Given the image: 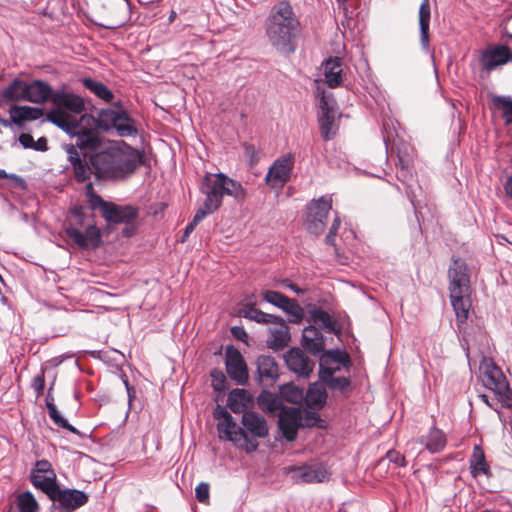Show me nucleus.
Instances as JSON below:
<instances>
[{
    "label": "nucleus",
    "mask_w": 512,
    "mask_h": 512,
    "mask_svg": "<svg viewBox=\"0 0 512 512\" xmlns=\"http://www.w3.org/2000/svg\"><path fill=\"white\" fill-rule=\"evenodd\" d=\"M469 469L472 477L480 475L492 476L490 465L486 460L484 450L480 445H474L472 454L469 458Z\"/></svg>",
    "instance_id": "nucleus-34"
},
{
    "label": "nucleus",
    "mask_w": 512,
    "mask_h": 512,
    "mask_svg": "<svg viewBox=\"0 0 512 512\" xmlns=\"http://www.w3.org/2000/svg\"><path fill=\"white\" fill-rule=\"evenodd\" d=\"M431 10L429 0H423L419 8L420 42L424 49L429 46Z\"/></svg>",
    "instance_id": "nucleus-40"
},
{
    "label": "nucleus",
    "mask_w": 512,
    "mask_h": 512,
    "mask_svg": "<svg viewBox=\"0 0 512 512\" xmlns=\"http://www.w3.org/2000/svg\"><path fill=\"white\" fill-rule=\"evenodd\" d=\"M34 150L46 151L47 150V139L45 137H40L37 141H35Z\"/></svg>",
    "instance_id": "nucleus-59"
},
{
    "label": "nucleus",
    "mask_w": 512,
    "mask_h": 512,
    "mask_svg": "<svg viewBox=\"0 0 512 512\" xmlns=\"http://www.w3.org/2000/svg\"><path fill=\"white\" fill-rule=\"evenodd\" d=\"M281 394L287 402L293 404H302L304 401V389L293 384L283 386Z\"/></svg>",
    "instance_id": "nucleus-47"
},
{
    "label": "nucleus",
    "mask_w": 512,
    "mask_h": 512,
    "mask_svg": "<svg viewBox=\"0 0 512 512\" xmlns=\"http://www.w3.org/2000/svg\"><path fill=\"white\" fill-rule=\"evenodd\" d=\"M289 471L296 482L320 483L328 479L329 472L323 464H305L302 466H291Z\"/></svg>",
    "instance_id": "nucleus-18"
},
{
    "label": "nucleus",
    "mask_w": 512,
    "mask_h": 512,
    "mask_svg": "<svg viewBox=\"0 0 512 512\" xmlns=\"http://www.w3.org/2000/svg\"><path fill=\"white\" fill-rule=\"evenodd\" d=\"M497 106H501L502 116L507 124H512V99L506 96H497L494 100Z\"/></svg>",
    "instance_id": "nucleus-48"
},
{
    "label": "nucleus",
    "mask_w": 512,
    "mask_h": 512,
    "mask_svg": "<svg viewBox=\"0 0 512 512\" xmlns=\"http://www.w3.org/2000/svg\"><path fill=\"white\" fill-rule=\"evenodd\" d=\"M200 191L205 195V199L196 212H202V217L205 218L221 207L223 202V186L219 183L216 174L207 173L203 178Z\"/></svg>",
    "instance_id": "nucleus-12"
},
{
    "label": "nucleus",
    "mask_w": 512,
    "mask_h": 512,
    "mask_svg": "<svg viewBox=\"0 0 512 512\" xmlns=\"http://www.w3.org/2000/svg\"><path fill=\"white\" fill-rule=\"evenodd\" d=\"M257 373L260 381L266 385H272L278 378V365L272 356L260 355L256 360Z\"/></svg>",
    "instance_id": "nucleus-28"
},
{
    "label": "nucleus",
    "mask_w": 512,
    "mask_h": 512,
    "mask_svg": "<svg viewBox=\"0 0 512 512\" xmlns=\"http://www.w3.org/2000/svg\"><path fill=\"white\" fill-rule=\"evenodd\" d=\"M395 123L398 124L390 117H383L382 135L386 149V160H389L390 157L392 159L396 158V160L412 159L415 156L414 148L399 137Z\"/></svg>",
    "instance_id": "nucleus-9"
},
{
    "label": "nucleus",
    "mask_w": 512,
    "mask_h": 512,
    "mask_svg": "<svg viewBox=\"0 0 512 512\" xmlns=\"http://www.w3.org/2000/svg\"><path fill=\"white\" fill-rule=\"evenodd\" d=\"M70 218L65 226L66 236L80 249H98L103 241L94 219L87 221L86 208L74 205L69 209Z\"/></svg>",
    "instance_id": "nucleus-2"
},
{
    "label": "nucleus",
    "mask_w": 512,
    "mask_h": 512,
    "mask_svg": "<svg viewBox=\"0 0 512 512\" xmlns=\"http://www.w3.org/2000/svg\"><path fill=\"white\" fill-rule=\"evenodd\" d=\"M336 235L337 233H333V232H330L326 235L325 237V242L326 244L328 245H331V246H336V243H335V238H336Z\"/></svg>",
    "instance_id": "nucleus-61"
},
{
    "label": "nucleus",
    "mask_w": 512,
    "mask_h": 512,
    "mask_svg": "<svg viewBox=\"0 0 512 512\" xmlns=\"http://www.w3.org/2000/svg\"><path fill=\"white\" fill-rule=\"evenodd\" d=\"M212 386L216 391H224L226 389V377L220 370H213L211 372Z\"/></svg>",
    "instance_id": "nucleus-51"
},
{
    "label": "nucleus",
    "mask_w": 512,
    "mask_h": 512,
    "mask_svg": "<svg viewBox=\"0 0 512 512\" xmlns=\"http://www.w3.org/2000/svg\"><path fill=\"white\" fill-rule=\"evenodd\" d=\"M332 209L331 197L322 196L312 200L307 205L305 227L307 231L316 236L322 234L327 225V217Z\"/></svg>",
    "instance_id": "nucleus-11"
},
{
    "label": "nucleus",
    "mask_w": 512,
    "mask_h": 512,
    "mask_svg": "<svg viewBox=\"0 0 512 512\" xmlns=\"http://www.w3.org/2000/svg\"><path fill=\"white\" fill-rule=\"evenodd\" d=\"M324 76L330 88H336L342 84L343 60L339 57H330L324 64Z\"/></svg>",
    "instance_id": "nucleus-33"
},
{
    "label": "nucleus",
    "mask_w": 512,
    "mask_h": 512,
    "mask_svg": "<svg viewBox=\"0 0 512 512\" xmlns=\"http://www.w3.org/2000/svg\"><path fill=\"white\" fill-rule=\"evenodd\" d=\"M246 155L250 157V160L255 158V148L252 145L245 146Z\"/></svg>",
    "instance_id": "nucleus-63"
},
{
    "label": "nucleus",
    "mask_w": 512,
    "mask_h": 512,
    "mask_svg": "<svg viewBox=\"0 0 512 512\" xmlns=\"http://www.w3.org/2000/svg\"><path fill=\"white\" fill-rule=\"evenodd\" d=\"M202 212L201 213H195L192 221L186 226V228L184 229V232L181 236V239L180 241L182 243H184L187 238L189 237V235L193 232V230L195 229V227L204 219V217H202Z\"/></svg>",
    "instance_id": "nucleus-53"
},
{
    "label": "nucleus",
    "mask_w": 512,
    "mask_h": 512,
    "mask_svg": "<svg viewBox=\"0 0 512 512\" xmlns=\"http://www.w3.org/2000/svg\"><path fill=\"white\" fill-rule=\"evenodd\" d=\"M231 333L232 335L237 339V340H240V341H243L245 342L248 338V335L245 331V329L241 326H234L231 328Z\"/></svg>",
    "instance_id": "nucleus-57"
},
{
    "label": "nucleus",
    "mask_w": 512,
    "mask_h": 512,
    "mask_svg": "<svg viewBox=\"0 0 512 512\" xmlns=\"http://www.w3.org/2000/svg\"><path fill=\"white\" fill-rule=\"evenodd\" d=\"M508 61H510V49L507 46H497L485 51L481 56L482 66L488 72Z\"/></svg>",
    "instance_id": "nucleus-29"
},
{
    "label": "nucleus",
    "mask_w": 512,
    "mask_h": 512,
    "mask_svg": "<svg viewBox=\"0 0 512 512\" xmlns=\"http://www.w3.org/2000/svg\"><path fill=\"white\" fill-rule=\"evenodd\" d=\"M29 479L35 488L41 490L48 497H53V492L59 487L52 464L46 459L36 461L31 469Z\"/></svg>",
    "instance_id": "nucleus-14"
},
{
    "label": "nucleus",
    "mask_w": 512,
    "mask_h": 512,
    "mask_svg": "<svg viewBox=\"0 0 512 512\" xmlns=\"http://www.w3.org/2000/svg\"><path fill=\"white\" fill-rule=\"evenodd\" d=\"M319 414L316 411H306L305 423H302V412L299 407H283L279 413V429L283 437L292 442L297 437L298 428L301 426H318L317 422H321Z\"/></svg>",
    "instance_id": "nucleus-7"
},
{
    "label": "nucleus",
    "mask_w": 512,
    "mask_h": 512,
    "mask_svg": "<svg viewBox=\"0 0 512 512\" xmlns=\"http://www.w3.org/2000/svg\"><path fill=\"white\" fill-rule=\"evenodd\" d=\"M504 190L507 197L512 199V175L504 183Z\"/></svg>",
    "instance_id": "nucleus-60"
},
{
    "label": "nucleus",
    "mask_w": 512,
    "mask_h": 512,
    "mask_svg": "<svg viewBox=\"0 0 512 512\" xmlns=\"http://www.w3.org/2000/svg\"><path fill=\"white\" fill-rule=\"evenodd\" d=\"M42 122H51L65 133L73 136L75 131L79 128V124L75 119L68 117L63 111H50Z\"/></svg>",
    "instance_id": "nucleus-37"
},
{
    "label": "nucleus",
    "mask_w": 512,
    "mask_h": 512,
    "mask_svg": "<svg viewBox=\"0 0 512 512\" xmlns=\"http://www.w3.org/2000/svg\"><path fill=\"white\" fill-rule=\"evenodd\" d=\"M124 224H125V227L122 230V235L124 237L133 236L137 230L136 221H134L132 223H124Z\"/></svg>",
    "instance_id": "nucleus-58"
},
{
    "label": "nucleus",
    "mask_w": 512,
    "mask_h": 512,
    "mask_svg": "<svg viewBox=\"0 0 512 512\" xmlns=\"http://www.w3.org/2000/svg\"><path fill=\"white\" fill-rule=\"evenodd\" d=\"M9 115L12 116L13 124L22 127L27 121H34L43 117L44 111L39 107L13 105L9 109Z\"/></svg>",
    "instance_id": "nucleus-32"
},
{
    "label": "nucleus",
    "mask_w": 512,
    "mask_h": 512,
    "mask_svg": "<svg viewBox=\"0 0 512 512\" xmlns=\"http://www.w3.org/2000/svg\"><path fill=\"white\" fill-rule=\"evenodd\" d=\"M317 96L320 98L318 123L321 136L324 140H331L338 130L337 103L331 93L324 89L317 88Z\"/></svg>",
    "instance_id": "nucleus-10"
},
{
    "label": "nucleus",
    "mask_w": 512,
    "mask_h": 512,
    "mask_svg": "<svg viewBox=\"0 0 512 512\" xmlns=\"http://www.w3.org/2000/svg\"><path fill=\"white\" fill-rule=\"evenodd\" d=\"M323 385H327L332 390H339L344 393L351 385V381L348 377L345 376H335L332 374L331 376H322L319 378Z\"/></svg>",
    "instance_id": "nucleus-46"
},
{
    "label": "nucleus",
    "mask_w": 512,
    "mask_h": 512,
    "mask_svg": "<svg viewBox=\"0 0 512 512\" xmlns=\"http://www.w3.org/2000/svg\"><path fill=\"white\" fill-rule=\"evenodd\" d=\"M75 179L83 183L93 174L96 180H123L147 162H71Z\"/></svg>",
    "instance_id": "nucleus-3"
},
{
    "label": "nucleus",
    "mask_w": 512,
    "mask_h": 512,
    "mask_svg": "<svg viewBox=\"0 0 512 512\" xmlns=\"http://www.w3.org/2000/svg\"><path fill=\"white\" fill-rule=\"evenodd\" d=\"M17 506L19 512H38L39 510V504L30 491L18 495Z\"/></svg>",
    "instance_id": "nucleus-45"
},
{
    "label": "nucleus",
    "mask_w": 512,
    "mask_h": 512,
    "mask_svg": "<svg viewBox=\"0 0 512 512\" xmlns=\"http://www.w3.org/2000/svg\"><path fill=\"white\" fill-rule=\"evenodd\" d=\"M10 181V186L13 189H19L25 191L27 189V183L21 177L16 174H8L7 178Z\"/></svg>",
    "instance_id": "nucleus-55"
},
{
    "label": "nucleus",
    "mask_w": 512,
    "mask_h": 512,
    "mask_svg": "<svg viewBox=\"0 0 512 512\" xmlns=\"http://www.w3.org/2000/svg\"><path fill=\"white\" fill-rule=\"evenodd\" d=\"M265 31L270 45L279 54L289 56L296 51L301 25L289 1H279L271 8Z\"/></svg>",
    "instance_id": "nucleus-1"
},
{
    "label": "nucleus",
    "mask_w": 512,
    "mask_h": 512,
    "mask_svg": "<svg viewBox=\"0 0 512 512\" xmlns=\"http://www.w3.org/2000/svg\"><path fill=\"white\" fill-rule=\"evenodd\" d=\"M326 400L327 392L322 382H315L309 386L306 392L304 391L303 403L309 409H321L326 403Z\"/></svg>",
    "instance_id": "nucleus-35"
},
{
    "label": "nucleus",
    "mask_w": 512,
    "mask_h": 512,
    "mask_svg": "<svg viewBox=\"0 0 512 512\" xmlns=\"http://www.w3.org/2000/svg\"><path fill=\"white\" fill-rule=\"evenodd\" d=\"M240 316L254 320L261 324H270L277 320V316L265 313L260 309L254 307V305H247L239 311Z\"/></svg>",
    "instance_id": "nucleus-43"
},
{
    "label": "nucleus",
    "mask_w": 512,
    "mask_h": 512,
    "mask_svg": "<svg viewBox=\"0 0 512 512\" xmlns=\"http://www.w3.org/2000/svg\"><path fill=\"white\" fill-rule=\"evenodd\" d=\"M450 293L451 304L456 315L458 327L464 324L468 319L469 309L471 307L470 291L455 290Z\"/></svg>",
    "instance_id": "nucleus-27"
},
{
    "label": "nucleus",
    "mask_w": 512,
    "mask_h": 512,
    "mask_svg": "<svg viewBox=\"0 0 512 512\" xmlns=\"http://www.w3.org/2000/svg\"><path fill=\"white\" fill-rule=\"evenodd\" d=\"M54 93L55 91L46 81L33 80L28 82L27 94L22 99L35 104H43L48 100L52 101Z\"/></svg>",
    "instance_id": "nucleus-25"
},
{
    "label": "nucleus",
    "mask_w": 512,
    "mask_h": 512,
    "mask_svg": "<svg viewBox=\"0 0 512 512\" xmlns=\"http://www.w3.org/2000/svg\"><path fill=\"white\" fill-rule=\"evenodd\" d=\"M284 360L292 372L308 378L314 369V362L299 348H291L284 355Z\"/></svg>",
    "instance_id": "nucleus-19"
},
{
    "label": "nucleus",
    "mask_w": 512,
    "mask_h": 512,
    "mask_svg": "<svg viewBox=\"0 0 512 512\" xmlns=\"http://www.w3.org/2000/svg\"><path fill=\"white\" fill-rule=\"evenodd\" d=\"M19 141L24 148L34 149L35 140L30 134L22 133L19 136Z\"/></svg>",
    "instance_id": "nucleus-56"
},
{
    "label": "nucleus",
    "mask_w": 512,
    "mask_h": 512,
    "mask_svg": "<svg viewBox=\"0 0 512 512\" xmlns=\"http://www.w3.org/2000/svg\"><path fill=\"white\" fill-rule=\"evenodd\" d=\"M52 496L48 497L52 501L51 512H74L89 501V496L84 491L77 489L58 487Z\"/></svg>",
    "instance_id": "nucleus-13"
},
{
    "label": "nucleus",
    "mask_w": 512,
    "mask_h": 512,
    "mask_svg": "<svg viewBox=\"0 0 512 512\" xmlns=\"http://www.w3.org/2000/svg\"><path fill=\"white\" fill-rule=\"evenodd\" d=\"M83 85L86 89L94 93L98 98L105 102H111L114 98L112 91L102 82L92 78H84Z\"/></svg>",
    "instance_id": "nucleus-44"
},
{
    "label": "nucleus",
    "mask_w": 512,
    "mask_h": 512,
    "mask_svg": "<svg viewBox=\"0 0 512 512\" xmlns=\"http://www.w3.org/2000/svg\"><path fill=\"white\" fill-rule=\"evenodd\" d=\"M386 458L391 463H394L398 467H405L406 466L405 456L403 454H401L400 452L396 451V450H389L386 453Z\"/></svg>",
    "instance_id": "nucleus-54"
},
{
    "label": "nucleus",
    "mask_w": 512,
    "mask_h": 512,
    "mask_svg": "<svg viewBox=\"0 0 512 512\" xmlns=\"http://www.w3.org/2000/svg\"><path fill=\"white\" fill-rule=\"evenodd\" d=\"M251 398L244 389H233L227 399V405L234 413H245L247 405L250 403Z\"/></svg>",
    "instance_id": "nucleus-41"
},
{
    "label": "nucleus",
    "mask_w": 512,
    "mask_h": 512,
    "mask_svg": "<svg viewBox=\"0 0 512 512\" xmlns=\"http://www.w3.org/2000/svg\"><path fill=\"white\" fill-rule=\"evenodd\" d=\"M241 423L248 438L255 442H258L257 438H265L269 433L266 419L254 411L245 412L242 415Z\"/></svg>",
    "instance_id": "nucleus-22"
},
{
    "label": "nucleus",
    "mask_w": 512,
    "mask_h": 512,
    "mask_svg": "<svg viewBox=\"0 0 512 512\" xmlns=\"http://www.w3.org/2000/svg\"><path fill=\"white\" fill-rule=\"evenodd\" d=\"M28 89V82L15 78L11 83L2 91L1 97L6 102H19L24 101L22 97L26 96Z\"/></svg>",
    "instance_id": "nucleus-38"
},
{
    "label": "nucleus",
    "mask_w": 512,
    "mask_h": 512,
    "mask_svg": "<svg viewBox=\"0 0 512 512\" xmlns=\"http://www.w3.org/2000/svg\"><path fill=\"white\" fill-rule=\"evenodd\" d=\"M85 190H86V196L87 197H90V196L96 194L95 191H94L93 183L92 182H89V183L86 184Z\"/></svg>",
    "instance_id": "nucleus-64"
},
{
    "label": "nucleus",
    "mask_w": 512,
    "mask_h": 512,
    "mask_svg": "<svg viewBox=\"0 0 512 512\" xmlns=\"http://www.w3.org/2000/svg\"><path fill=\"white\" fill-rule=\"evenodd\" d=\"M341 221L338 215H336L335 219L333 220V223L330 227V232L337 233L338 229L340 227Z\"/></svg>",
    "instance_id": "nucleus-62"
},
{
    "label": "nucleus",
    "mask_w": 512,
    "mask_h": 512,
    "mask_svg": "<svg viewBox=\"0 0 512 512\" xmlns=\"http://www.w3.org/2000/svg\"><path fill=\"white\" fill-rule=\"evenodd\" d=\"M53 386L54 381L51 383L45 398V404L48 409L49 417L58 427L66 429L73 434L81 435L80 431L73 425L69 424L68 421L60 414L57 407L55 406L54 397L52 394Z\"/></svg>",
    "instance_id": "nucleus-36"
},
{
    "label": "nucleus",
    "mask_w": 512,
    "mask_h": 512,
    "mask_svg": "<svg viewBox=\"0 0 512 512\" xmlns=\"http://www.w3.org/2000/svg\"><path fill=\"white\" fill-rule=\"evenodd\" d=\"M214 418L217 423L218 436L221 440L232 442L233 445L246 453H252L257 450L259 443L248 438L244 429L237 425L231 414L218 406L214 411Z\"/></svg>",
    "instance_id": "nucleus-4"
},
{
    "label": "nucleus",
    "mask_w": 512,
    "mask_h": 512,
    "mask_svg": "<svg viewBox=\"0 0 512 512\" xmlns=\"http://www.w3.org/2000/svg\"><path fill=\"white\" fill-rule=\"evenodd\" d=\"M273 328L270 329V336L267 339V346L275 351L285 348L290 341L289 327L285 320L277 316V320L273 323Z\"/></svg>",
    "instance_id": "nucleus-26"
},
{
    "label": "nucleus",
    "mask_w": 512,
    "mask_h": 512,
    "mask_svg": "<svg viewBox=\"0 0 512 512\" xmlns=\"http://www.w3.org/2000/svg\"><path fill=\"white\" fill-rule=\"evenodd\" d=\"M196 499L203 504H208L210 500V486L206 482L199 483L195 488Z\"/></svg>",
    "instance_id": "nucleus-50"
},
{
    "label": "nucleus",
    "mask_w": 512,
    "mask_h": 512,
    "mask_svg": "<svg viewBox=\"0 0 512 512\" xmlns=\"http://www.w3.org/2000/svg\"><path fill=\"white\" fill-rule=\"evenodd\" d=\"M217 178L221 186H223V196L229 195L235 198L238 202L246 198V190L240 182H237L223 173H217Z\"/></svg>",
    "instance_id": "nucleus-39"
},
{
    "label": "nucleus",
    "mask_w": 512,
    "mask_h": 512,
    "mask_svg": "<svg viewBox=\"0 0 512 512\" xmlns=\"http://www.w3.org/2000/svg\"><path fill=\"white\" fill-rule=\"evenodd\" d=\"M302 346L313 355L323 353L325 341L321 331L313 325L304 328L302 333Z\"/></svg>",
    "instance_id": "nucleus-31"
},
{
    "label": "nucleus",
    "mask_w": 512,
    "mask_h": 512,
    "mask_svg": "<svg viewBox=\"0 0 512 512\" xmlns=\"http://www.w3.org/2000/svg\"><path fill=\"white\" fill-rule=\"evenodd\" d=\"M75 143L67 148V160H97L106 149L102 147V139L97 132L79 128L72 136Z\"/></svg>",
    "instance_id": "nucleus-6"
},
{
    "label": "nucleus",
    "mask_w": 512,
    "mask_h": 512,
    "mask_svg": "<svg viewBox=\"0 0 512 512\" xmlns=\"http://www.w3.org/2000/svg\"><path fill=\"white\" fill-rule=\"evenodd\" d=\"M449 292L471 291L468 267L464 260L454 258L448 270Z\"/></svg>",
    "instance_id": "nucleus-20"
},
{
    "label": "nucleus",
    "mask_w": 512,
    "mask_h": 512,
    "mask_svg": "<svg viewBox=\"0 0 512 512\" xmlns=\"http://www.w3.org/2000/svg\"><path fill=\"white\" fill-rule=\"evenodd\" d=\"M483 385L493 391L502 407L512 408V389L493 359L484 357L480 363Z\"/></svg>",
    "instance_id": "nucleus-5"
},
{
    "label": "nucleus",
    "mask_w": 512,
    "mask_h": 512,
    "mask_svg": "<svg viewBox=\"0 0 512 512\" xmlns=\"http://www.w3.org/2000/svg\"><path fill=\"white\" fill-rule=\"evenodd\" d=\"M52 103L58 109L57 111L66 110L80 114L85 109L84 100L80 96L64 90L55 91Z\"/></svg>",
    "instance_id": "nucleus-23"
},
{
    "label": "nucleus",
    "mask_w": 512,
    "mask_h": 512,
    "mask_svg": "<svg viewBox=\"0 0 512 512\" xmlns=\"http://www.w3.org/2000/svg\"><path fill=\"white\" fill-rule=\"evenodd\" d=\"M88 202L91 210L99 209L101 215L104 213L105 209L110 204V201H105L100 195L95 194L88 197Z\"/></svg>",
    "instance_id": "nucleus-52"
},
{
    "label": "nucleus",
    "mask_w": 512,
    "mask_h": 512,
    "mask_svg": "<svg viewBox=\"0 0 512 512\" xmlns=\"http://www.w3.org/2000/svg\"><path fill=\"white\" fill-rule=\"evenodd\" d=\"M226 372L228 376L237 382V384L244 385L248 381V370L242 354L235 348L229 347L226 350Z\"/></svg>",
    "instance_id": "nucleus-17"
},
{
    "label": "nucleus",
    "mask_w": 512,
    "mask_h": 512,
    "mask_svg": "<svg viewBox=\"0 0 512 512\" xmlns=\"http://www.w3.org/2000/svg\"><path fill=\"white\" fill-rule=\"evenodd\" d=\"M31 387L33 388L37 398L43 394L45 388L44 368H41L40 372L33 377Z\"/></svg>",
    "instance_id": "nucleus-49"
},
{
    "label": "nucleus",
    "mask_w": 512,
    "mask_h": 512,
    "mask_svg": "<svg viewBox=\"0 0 512 512\" xmlns=\"http://www.w3.org/2000/svg\"><path fill=\"white\" fill-rule=\"evenodd\" d=\"M263 298L268 303L282 309L288 313L293 323H299L303 318V309L294 299H290L286 295L273 290H266L263 292Z\"/></svg>",
    "instance_id": "nucleus-16"
},
{
    "label": "nucleus",
    "mask_w": 512,
    "mask_h": 512,
    "mask_svg": "<svg viewBox=\"0 0 512 512\" xmlns=\"http://www.w3.org/2000/svg\"><path fill=\"white\" fill-rule=\"evenodd\" d=\"M308 315L310 321L315 324H321L322 327L326 328L330 332L335 331V321L331 317V315L325 310L313 306L308 309Z\"/></svg>",
    "instance_id": "nucleus-42"
},
{
    "label": "nucleus",
    "mask_w": 512,
    "mask_h": 512,
    "mask_svg": "<svg viewBox=\"0 0 512 512\" xmlns=\"http://www.w3.org/2000/svg\"><path fill=\"white\" fill-rule=\"evenodd\" d=\"M351 359L347 352L341 350L324 351L319 361V378L331 376L343 367L349 372Z\"/></svg>",
    "instance_id": "nucleus-15"
},
{
    "label": "nucleus",
    "mask_w": 512,
    "mask_h": 512,
    "mask_svg": "<svg viewBox=\"0 0 512 512\" xmlns=\"http://www.w3.org/2000/svg\"><path fill=\"white\" fill-rule=\"evenodd\" d=\"M294 162H273L265 177L272 188L283 187L290 179Z\"/></svg>",
    "instance_id": "nucleus-24"
},
{
    "label": "nucleus",
    "mask_w": 512,
    "mask_h": 512,
    "mask_svg": "<svg viewBox=\"0 0 512 512\" xmlns=\"http://www.w3.org/2000/svg\"><path fill=\"white\" fill-rule=\"evenodd\" d=\"M98 127L105 131L114 128L120 137L135 136L138 133L135 121L121 107L120 102L113 108L102 109L99 112Z\"/></svg>",
    "instance_id": "nucleus-8"
},
{
    "label": "nucleus",
    "mask_w": 512,
    "mask_h": 512,
    "mask_svg": "<svg viewBox=\"0 0 512 512\" xmlns=\"http://www.w3.org/2000/svg\"><path fill=\"white\" fill-rule=\"evenodd\" d=\"M418 443L424 445L432 454L440 453L446 447L447 437L441 429L433 424L429 432L418 439Z\"/></svg>",
    "instance_id": "nucleus-30"
},
{
    "label": "nucleus",
    "mask_w": 512,
    "mask_h": 512,
    "mask_svg": "<svg viewBox=\"0 0 512 512\" xmlns=\"http://www.w3.org/2000/svg\"><path fill=\"white\" fill-rule=\"evenodd\" d=\"M139 209L132 205H117L110 202L102 217L108 224H123L136 221Z\"/></svg>",
    "instance_id": "nucleus-21"
}]
</instances>
